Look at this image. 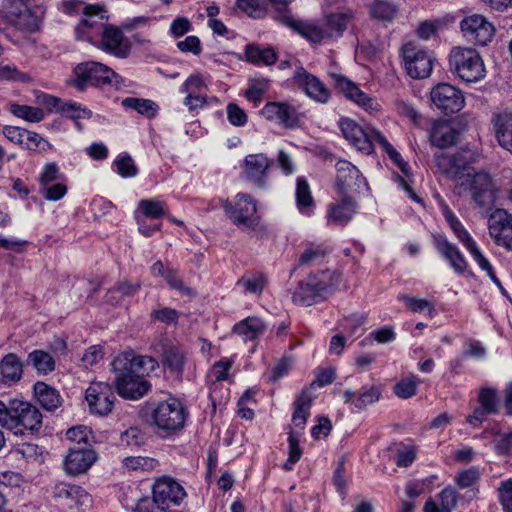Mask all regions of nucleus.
Returning <instances> with one entry per match:
<instances>
[{
	"instance_id": "f257e3e1",
	"label": "nucleus",
	"mask_w": 512,
	"mask_h": 512,
	"mask_svg": "<svg viewBox=\"0 0 512 512\" xmlns=\"http://www.w3.org/2000/svg\"><path fill=\"white\" fill-rule=\"evenodd\" d=\"M143 412L149 425L163 438L182 431L189 417L186 406L172 396L161 401H147Z\"/></svg>"
},
{
	"instance_id": "f03ea898",
	"label": "nucleus",
	"mask_w": 512,
	"mask_h": 512,
	"mask_svg": "<svg viewBox=\"0 0 512 512\" xmlns=\"http://www.w3.org/2000/svg\"><path fill=\"white\" fill-rule=\"evenodd\" d=\"M42 423V414L32 403L18 398L0 400V426L15 436L38 434Z\"/></svg>"
},
{
	"instance_id": "7ed1b4c3",
	"label": "nucleus",
	"mask_w": 512,
	"mask_h": 512,
	"mask_svg": "<svg viewBox=\"0 0 512 512\" xmlns=\"http://www.w3.org/2000/svg\"><path fill=\"white\" fill-rule=\"evenodd\" d=\"M153 499L142 498L132 508L133 512H166L172 503L179 505L186 496L184 488L170 477L158 479L152 489Z\"/></svg>"
},
{
	"instance_id": "20e7f679",
	"label": "nucleus",
	"mask_w": 512,
	"mask_h": 512,
	"mask_svg": "<svg viewBox=\"0 0 512 512\" xmlns=\"http://www.w3.org/2000/svg\"><path fill=\"white\" fill-rule=\"evenodd\" d=\"M340 281V274L336 271L323 270L310 275L300 282L293 294V302L301 306H310L323 299V295L331 292Z\"/></svg>"
},
{
	"instance_id": "39448f33",
	"label": "nucleus",
	"mask_w": 512,
	"mask_h": 512,
	"mask_svg": "<svg viewBox=\"0 0 512 512\" xmlns=\"http://www.w3.org/2000/svg\"><path fill=\"white\" fill-rule=\"evenodd\" d=\"M74 74L73 85L80 91H84L89 86L98 88L118 86L121 80V77L110 67L95 61L78 64L74 68Z\"/></svg>"
},
{
	"instance_id": "423d86ee",
	"label": "nucleus",
	"mask_w": 512,
	"mask_h": 512,
	"mask_svg": "<svg viewBox=\"0 0 512 512\" xmlns=\"http://www.w3.org/2000/svg\"><path fill=\"white\" fill-rule=\"evenodd\" d=\"M449 69L467 83L485 77V67L479 53L472 48L454 47L449 54Z\"/></svg>"
},
{
	"instance_id": "0eeeda50",
	"label": "nucleus",
	"mask_w": 512,
	"mask_h": 512,
	"mask_svg": "<svg viewBox=\"0 0 512 512\" xmlns=\"http://www.w3.org/2000/svg\"><path fill=\"white\" fill-rule=\"evenodd\" d=\"M219 203L234 225L245 230H253L257 226V205L249 194L238 193L233 201L219 199Z\"/></svg>"
},
{
	"instance_id": "6e6552de",
	"label": "nucleus",
	"mask_w": 512,
	"mask_h": 512,
	"mask_svg": "<svg viewBox=\"0 0 512 512\" xmlns=\"http://www.w3.org/2000/svg\"><path fill=\"white\" fill-rule=\"evenodd\" d=\"M109 20L108 11L103 5L87 4L83 9V18L75 28L76 38L87 41L91 44L96 43L102 31L106 29Z\"/></svg>"
},
{
	"instance_id": "1a4fd4ad",
	"label": "nucleus",
	"mask_w": 512,
	"mask_h": 512,
	"mask_svg": "<svg viewBox=\"0 0 512 512\" xmlns=\"http://www.w3.org/2000/svg\"><path fill=\"white\" fill-rule=\"evenodd\" d=\"M461 186L470 192L477 206L485 209L491 208L496 200V189L491 176L486 172L468 173Z\"/></svg>"
},
{
	"instance_id": "9d476101",
	"label": "nucleus",
	"mask_w": 512,
	"mask_h": 512,
	"mask_svg": "<svg viewBox=\"0 0 512 512\" xmlns=\"http://www.w3.org/2000/svg\"><path fill=\"white\" fill-rule=\"evenodd\" d=\"M260 114L268 121L276 122L288 129L299 128L303 124L304 113L289 102H267Z\"/></svg>"
},
{
	"instance_id": "9b49d317",
	"label": "nucleus",
	"mask_w": 512,
	"mask_h": 512,
	"mask_svg": "<svg viewBox=\"0 0 512 512\" xmlns=\"http://www.w3.org/2000/svg\"><path fill=\"white\" fill-rule=\"evenodd\" d=\"M339 127L344 138L358 151L367 155L374 151V145L377 143L376 134H382L376 129H364L350 118H342Z\"/></svg>"
},
{
	"instance_id": "f8f14e48",
	"label": "nucleus",
	"mask_w": 512,
	"mask_h": 512,
	"mask_svg": "<svg viewBox=\"0 0 512 512\" xmlns=\"http://www.w3.org/2000/svg\"><path fill=\"white\" fill-rule=\"evenodd\" d=\"M123 31L122 27L109 25L93 45L118 59H126L131 54L132 43L125 37Z\"/></svg>"
},
{
	"instance_id": "ddd939ff",
	"label": "nucleus",
	"mask_w": 512,
	"mask_h": 512,
	"mask_svg": "<svg viewBox=\"0 0 512 512\" xmlns=\"http://www.w3.org/2000/svg\"><path fill=\"white\" fill-rule=\"evenodd\" d=\"M403 59L407 74L414 79L430 76L434 58L426 50L416 48L412 44L403 46Z\"/></svg>"
},
{
	"instance_id": "4468645a",
	"label": "nucleus",
	"mask_w": 512,
	"mask_h": 512,
	"mask_svg": "<svg viewBox=\"0 0 512 512\" xmlns=\"http://www.w3.org/2000/svg\"><path fill=\"white\" fill-rule=\"evenodd\" d=\"M116 376L114 383L118 394L128 400H138L151 389V383L143 377L128 371H113Z\"/></svg>"
},
{
	"instance_id": "2eb2a0df",
	"label": "nucleus",
	"mask_w": 512,
	"mask_h": 512,
	"mask_svg": "<svg viewBox=\"0 0 512 512\" xmlns=\"http://www.w3.org/2000/svg\"><path fill=\"white\" fill-rule=\"evenodd\" d=\"M335 188L340 195H348L349 192H360L368 188L366 179L359 169L347 160H339L336 165Z\"/></svg>"
},
{
	"instance_id": "dca6fc26",
	"label": "nucleus",
	"mask_w": 512,
	"mask_h": 512,
	"mask_svg": "<svg viewBox=\"0 0 512 512\" xmlns=\"http://www.w3.org/2000/svg\"><path fill=\"white\" fill-rule=\"evenodd\" d=\"M85 398L90 412L100 416L108 415L116 400L111 385L106 382L91 383L86 389Z\"/></svg>"
},
{
	"instance_id": "f3484780",
	"label": "nucleus",
	"mask_w": 512,
	"mask_h": 512,
	"mask_svg": "<svg viewBox=\"0 0 512 512\" xmlns=\"http://www.w3.org/2000/svg\"><path fill=\"white\" fill-rule=\"evenodd\" d=\"M293 80L297 87L313 101L325 104L330 100L331 92L326 85L302 66L294 71Z\"/></svg>"
},
{
	"instance_id": "a211bd4d",
	"label": "nucleus",
	"mask_w": 512,
	"mask_h": 512,
	"mask_svg": "<svg viewBox=\"0 0 512 512\" xmlns=\"http://www.w3.org/2000/svg\"><path fill=\"white\" fill-rule=\"evenodd\" d=\"M430 96L433 104L446 114L459 112L465 104L462 92L447 83H439L433 87Z\"/></svg>"
},
{
	"instance_id": "6ab92c4d",
	"label": "nucleus",
	"mask_w": 512,
	"mask_h": 512,
	"mask_svg": "<svg viewBox=\"0 0 512 512\" xmlns=\"http://www.w3.org/2000/svg\"><path fill=\"white\" fill-rule=\"evenodd\" d=\"M460 27L468 41L481 46L490 42L495 32L493 25L477 14L464 18Z\"/></svg>"
},
{
	"instance_id": "aec40b11",
	"label": "nucleus",
	"mask_w": 512,
	"mask_h": 512,
	"mask_svg": "<svg viewBox=\"0 0 512 512\" xmlns=\"http://www.w3.org/2000/svg\"><path fill=\"white\" fill-rule=\"evenodd\" d=\"M113 371H128L136 375H148L158 367V362L150 356H135L131 352H123L111 363Z\"/></svg>"
},
{
	"instance_id": "412c9836",
	"label": "nucleus",
	"mask_w": 512,
	"mask_h": 512,
	"mask_svg": "<svg viewBox=\"0 0 512 512\" xmlns=\"http://www.w3.org/2000/svg\"><path fill=\"white\" fill-rule=\"evenodd\" d=\"M271 164L272 161L266 154L257 153L247 155L241 167L246 180L258 188H266Z\"/></svg>"
},
{
	"instance_id": "4be33fe9",
	"label": "nucleus",
	"mask_w": 512,
	"mask_h": 512,
	"mask_svg": "<svg viewBox=\"0 0 512 512\" xmlns=\"http://www.w3.org/2000/svg\"><path fill=\"white\" fill-rule=\"evenodd\" d=\"M97 458V453L90 446H72L65 456L64 470L72 476L83 474L90 469Z\"/></svg>"
},
{
	"instance_id": "5701e85b",
	"label": "nucleus",
	"mask_w": 512,
	"mask_h": 512,
	"mask_svg": "<svg viewBox=\"0 0 512 512\" xmlns=\"http://www.w3.org/2000/svg\"><path fill=\"white\" fill-rule=\"evenodd\" d=\"M433 244L441 257H443L450 267L458 274H463L468 266L463 253L456 244L450 242L445 235H433Z\"/></svg>"
},
{
	"instance_id": "b1692460",
	"label": "nucleus",
	"mask_w": 512,
	"mask_h": 512,
	"mask_svg": "<svg viewBox=\"0 0 512 512\" xmlns=\"http://www.w3.org/2000/svg\"><path fill=\"white\" fill-rule=\"evenodd\" d=\"M278 21L311 43H321L326 39L323 25L296 19L290 14L279 15Z\"/></svg>"
},
{
	"instance_id": "393cba45",
	"label": "nucleus",
	"mask_w": 512,
	"mask_h": 512,
	"mask_svg": "<svg viewBox=\"0 0 512 512\" xmlns=\"http://www.w3.org/2000/svg\"><path fill=\"white\" fill-rule=\"evenodd\" d=\"M38 103L47 106L49 109H55L61 112L64 116L77 120L81 118H90L92 112L75 102H61L59 98L42 93L37 96Z\"/></svg>"
},
{
	"instance_id": "a878e982",
	"label": "nucleus",
	"mask_w": 512,
	"mask_h": 512,
	"mask_svg": "<svg viewBox=\"0 0 512 512\" xmlns=\"http://www.w3.org/2000/svg\"><path fill=\"white\" fill-rule=\"evenodd\" d=\"M331 79L335 88L348 99L365 109L374 108V100L363 92L354 82L340 74H331Z\"/></svg>"
},
{
	"instance_id": "bb28decb",
	"label": "nucleus",
	"mask_w": 512,
	"mask_h": 512,
	"mask_svg": "<svg viewBox=\"0 0 512 512\" xmlns=\"http://www.w3.org/2000/svg\"><path fill=\"white\" fill-rule=\"evenodd\" d=\"M435 163L441 174L454 180L462 179L467 168V161L460 153H439L435 156Z\"/></svg>"
},
{
	"instance_id": "cd10ccee",
	"label": "nucleus",
	"mask_w": 512,
	"mask_h": 512,
	"mask_svg": "<svg viewBox=\"0 0 512 512\" xmlns=\"http://www.w3.org/2000/svg\"><path fill=\"white\" fill-rule=\"evenodd\" d=\"M382 394L381 385H364L361 391L356 394L353 390L347 389L343 393L345 403H351L357 410H364L380 400Z\"/></svg>"
},
{
	"instance_id": "c85d7f7f",
	"label": "nucleus",
	"mask_w": 512,
	"mask_h": 512,
	"mask_svg": "<svg viewBox=\"0 0 512 512\" xmlns=\"http://www.w3.org/2000/svg\"><path fill=\"white\" fill-rule=\"evenodd\" d=\"M458 132L447 120H436L429 131L430 142L440 149L448 148L457 142Z\"/></svg>"
},
{
	"instance_id": "c756f323",
	"label": "nucleus",
	"mask_w": 512,
	"mask_h": 512,
	"mask_svg": "<svg viewBox=\"0 0 512 512\" xmlns=\"http://www.w3.org/2000/svg\"><path fill=\"white\" fill-rule=\"evenodd\" d=\"M8 13L21 29L33 31L38 27V17L31 11L26 0H9Z\"/></svg>"
},
{
	"instance_id": "7c9ffc66",
	"label": "nucleus",
	"mask_w": 512,
	"mask_h": 512,
	"mask_svg": "<svg viewBox=\"0 0 512 512\" xmlns=\"http://www.w3.org/2000/svg\"><path fill=\"white\" fill-rule=\"evenodd\" d=\"M492 123L498 144L512 154V112L495 114Z\"/></svg>"
},
{
	"instance_id": "2f4dec72",
	"label": "nucleus",
	"mask_w": 512,
	"mask_h": 512,
	"mask_svg": "<svg viewBox=\"0 0 512 512\" xmlns=\"http://www.w3.org/2000/svg\"><path fill=\"white\" fill-rule=\"evenodd\" d=\"M33 392L37 402L49 412L55 411L63 404V398L59 391L45 382H36L33 386Z\"/></svg>"
},
{
	"instance_id": "473e14b6",
	"label": "nucleus",
	"mask_w": 512,
	"mask_h": 512,
	"mask_svg": "<svg viewBox=\"0 0 512 512\" xmlns=\"http://www.w3.org/2000/svg\"><path fill=\"white\" fill-rule=\"evenodd\" d=\"M356 211V202L349 195H342L340 202L333 203L328 209V222L345 225L348 223Z\"/></svg>"
},
{
	"instance_id": "72a5a7b5",
	"label": "nucleus",
	"mask_w": 512,
	"mask_h": 512,
	"mask_svg": "<svg viewBox=\"0 0 512 512\" xmlns=\"http://www.w3.org/2000/svg\"><path fill=\"white\" fill-rule=\"evenodd\" d=\"M0 373L4 384H15L23 375V363L14 353L6 354L0 362Z\"/></svg>"
},
{
	"instance_id": "f704fd0d",
	"label": "nucleus",
	"mask_w": 512,
	"mask_h": 512,
	"mask_svg": "<svg viewBox=\"0 0 512 512\" xmlns=\"http://www.w3.org/2000/svg\"><path fill=\"white\" fill-rule=\"evenodd\" d=\"M351 19L352 15L349 13H331L327 15L323 23L326 39L341 37Z\"/></svg>"
},
{
	"instance_id": "c9c22d12",
	"label": "nucleus",
	"mask_w": 512,
	"mask_h": 512,
	"mask_svg": "<svg viewBox=\"0 0 512 512\" xmlns=\"http://www.w3.org/2000/svg\"><path fill=\"white\" fill-rule=\"evenodd\" d=\"M264 331V323L256 317H248L233 327V333L239 335L245 342L257 339Z\"/></svg>"
},
{
	"instance_id": "e433bc0d",
	"label": "nucleus",
	"mask_w": 512,
	"mask_h": 512,
	"mask_svg": "<svg viewBox=\"0 0 512 512\" xmlns=\"http://www.w3.org/2000/svg\"><path fill=\"white\" fill-rule=\"evenodd\" d=\"M313 397L308 390H303L294 402L292 423L299 429H304L309 411L312 406Z\"/></svg>"
},
{
	"instance_id": "4c0bfd02",
	"label": "nucleus",
	"mask_w": 512,
	"mask_h": 512,
	"mask_svg": "<svg viewBox=\"0 0 512 512\" xmlns=\"http://www.w3.org/2000/svg\"><path fill=\"white\" fill-rule=\"evenodd\" d=\"M186 363V351L176 345H171L165 348L163 352V364L168 369L181 376Z\"/></svg>"
},
{
	"instance_id": "58836bf2",
	"label": "nucleus",
	"mask_w": 512,
	"mask_h": 512,
	"mask_svg": "<svg viewBox=\"0 0 512 512\" xmlns=\"http://www.w3.org/2000/svg\"><path fill=\"white\" fill-rule=\"evenodd\" d=\"M245 58L253 64L273 65L277 61V54L273 48H260L257 44H248L245 47Z\"/></svg>"
},
{
	"instance_id": "ea45409f",
	"label": "nucleus",
	"mask_w": 512,
	"mask_h": 512,
	"mask_svg": "<svg viewBox=\"0 0 512 512\" xmlns=\"http://www.w3.org/2000/svg\"><path fill=\"white\" fill-rule=\"evenodd\" d=\"M27 365H31L38 374L47 375L54 371L55 360L44 350H33L27 356Z\"/></svg>"
},
{
	"instance_id": "a19ab883",
	"label": "nucleus",
	"mask_w": 512,
	"mask_h": 512,
	"mask_svg": "<svg viewBox=\"0 0 512 512\" xmlns=\"http://www.w3.org/2000/svg\"><path fill=\"white\" fill-rule=\"evenodd\" d=\"M296 203L299 211L303 214H309L314 206V199L310 186L304 177H298L296 180Z\"/></svg>"
},
{
	"instance_id": "79ce46f5",
	"label": "nucleus",
	"mask_w": 512,
	"mask_h": 512,
	"mask_svg": "<svg viewBox=\"0 0 512 512\" xmlns=\"http://www.w3.org/2000/svg\"><path fill=\"white\" fill-rule=\"evenodd\" d=\"M443 216L448 223L450 229L454 233L457 240L462 243V245L466 248L470 243L474 242V239L467 231V229L463 226L458 217L445 206L443 209Z\"/></svg>"
},
{
	"instance_id": "37998d69",
	"label": "nucleus",
	"mask_w": 512,
	"mask_h": 512,
	"mask_svg": "<svg viewBox=\"0 0 512 512\" xmlns=\"http://www.w3.org/2000/svg\"><path fill=\"white\" fill-rule=\"evenodd\" d=\"M122 106L137 111L147 118H154L158 111V105L150 99L127 97L123 99Z\"/></svg>"
},
{
	"instance_id": "c03bdc74",
	"label": "nucleus",
	"mask_w": 512,
	"mask_h": 512,
	"mask_svg": "<svg viewBox=\"0 0 512 512\" xmlns=\"http://www.w3.org/2000/svg\"><path fill=\"white\" fill-rule=\"evenodd\" d=\"M140 288L141 284L139 282L119 281L107 292V301L112 304L117 303L123 297L134 296Z\"/></svg>"
},
{
	"instance_id": "a18cd8bd",
	"label": "nucleus",
	"mask_w": 512,
	"mask_h": 512,
	"mask_svg": "<svg viewBox=\"0 0 512 512\" xmlns=\"http://www.w3.org/2000/svg\"><path fill=\"white\" fill-rule=\"evenodd\" d=\"M478 402L489 414L499 413V394L496 388L491 386L481 387L478 394Z\"/></svg>"
},
{
	"instance_id": "49530a36",
	"label": "nucleus",
	"mask_w": 512,
	"mask_h": 512,
	"mask_svg": "<svg viewBox=\"0 0 512 512\" xmlns=\"http://www.w3.org/2000/svg\"><path fill=\"white\" fill-rule=\"evenodd\" d=\"M138 211L145 218L159 219L166 215L168 209L164 201L159 199H143L138 203Z\"/></svg>"
},
{
	"instance_id": "de8ad7c7",
	"label": "nucleus",
	"mask_w": 512,
	"mask_h": 512,
	"mask_svg": "<svg viewBox=\"0 0 512 512\" xmlns=\"http://www.w3.org/2000/svg\"><path fill=\"white\" fill-rule=\"evenodd\" d=\"M266 284L267 278L263 273L245 274L237 281L238 286L251 294H261Z\"/></svg>"
},
{
	"instance_id": "09e8293b",
	"label": "nucleus",
	"mask_w": 512,
	"mask_h": 512,
	"mask_svg": "<svg viewBox=\"0 0 512 512\" xmlns=\"http://www.w3.org/2000/svg\"><path fill=\"white\" fill-rule=\"evenodd\" d=\"M512 224V215L503 209H496L489 217L488 228L492 238L500 235V232Z\"/></svg>"
},
{
	"instance_id": "8fccbe9b",
	"label": "nucleus",
	"mask_w": 512,
	"mask_h": 512,
	"mask_svg": "<svg viewBox=\"0 0 512 512\" xmlns=\"http://www.w3.org/2000/svg\"><path fill=\"white\" fill-rule=\"evenodd\" d=\"M9 110L14 116L22 118L32 123L40 122L45 117V114L42 109L28 105H20L13 103L10 105Z\"/></svg>"
},
{
	"instance_id": "3c124183",
	"label": "nucleus",
	"mask_w": 512,
	"mask_h": 512,
	"mask_svg": "<svg viewBox=\"0 0 512 512\" xmlns=\"http://www.w3.org/2000/svg\"><path fill=\"white\" fill-rule=\"evenodd\" d=\"M269 89L268 80L262 79H251L248 84V88L245 91V97L248 101L258 105L262 102L264 94Z\"/></svg>"
},
{
	"instance_id": "603ef678",
	"label": "nucleus",
	"mask_w": 512,
	"mask_h": 512,
	"mask_svg": "<svg viewBox=\"0 0 512 512\" xmlns=\"http://www.w3.org/2000/svg\"><path fill=\"white\" fill-rule=\"evenodd\" d=\"M400 301L413 313H427L429 316H433L435 312L434 305L426 299L411 297L408 295H400L398 297Z\"/></svg>"
},
{
	"instance_id": "864d4df0",
	"label": "nucleus",
	"mask_w": 512,
	"mask_h": 512,
	"mask_svg": "<svg viewBox=\"0 0 512 512\" xmlns=\"http://www.w3.org/2000/svg\"><path fill=\"white\" fill-rule=\"evenodd\" d=\"M376 142L389 155L390 159L399 167V169L408 175V164L403 160L401 154L388 142L383 134H376Z\"/></svg>"
},
{
	"instance_id": "5fc2aeb1",
	"label": "nucleus",
	"mask_w": 512,
	"mask_h": 512,
	"mask_svg": "<svg viewBox=\"0 0 512 512\" xmlns=\"http://www.w3.org/2000/svg\"><path fill=\"white\" fill-rule=\"evenodd\" d=\"M158 465V461L151 457L130 456L123 459V466L131 471H150Z\"/></svg>"
},
{
	"instance_id": "6e6d98bb",
	"label": "nucleus",
	"mask_w": 512,
	"mask_h": 512,
	"mask_svg": "<svg viewBox=\"0 0 512 512\" xmlns=\"http://www.w3.org/2000/svg\"><path fill=\"white\" fill-rule=\"evenodd\" d=\"M326 256V250L321 245L309 244L298 259V265H311L321 262Z\"/></svg>"
},
{
	"instance_id": "4d7b16f0",
	"label": "nucleus",
	"mask_w": 512,
	"mask_h": 512,
	"mask_svg": "<svg viewBox=\"0 0 512 512\" xmlns=\"http://www.w3.org/2000/svg\"><path fill=\"white\" fill-rule=\"evenodd\" d=\"M22 147L30 151H47L51 145L38 133L26 130Z\"/></svg>"
},
{
	"instance_id": "13d9d810",
	"label": "nucleus",
	"mask_w": 512,
	"mask_h": 512,
	"mask_svg": "<svg viewBox=\"0 0 512 512\" xmlns=\"http://www.w3.org/2000/svg\"><path fill=\"white\" fill-rule=\"evenodd\" d=\"M114 164L117 167L118 173L124 178L134 177L138 174V168L136 167L132 157L128 154L119 156L114 161Z\"/></svg>"
},
{
	"instance_id": "bf43d9fd",
	"label": "nucleus",
	"mask_w": 512,
	"mask_h": 512,
	"mask_svg": "<svg viewBox=\"0 0 512 512\" xmlns=\"http://www.w3.org/2000/svg\"><path fill=\"white\" fill-rule=\"evenodd\" d=\"M396 13L395 7L389 2L379 0L371 8V14L374 18L382 21H390Z\"/></svg>"
},
{
	"instance_id": "052dcab7",
	"label": "nucleus",
	"mask_w": 512,
	"mask_h": 512,
	"mask_svg": "<svg viewBox=\"0 0 512 512\" xmlns=\"http://www.w3.org/2000/svg\"><path fill=\"white\" fill-rule=\"evenodd\" d=\"M440 500V507L442 508V512H452L456 506L458 501V493L457 491L448 486L444 488L438 495Z\"/></svg>"
},
{
	"instance_id": "680f3d73",
	"label": "nucleus",
	"mask_w": 512,
	"mask_h": 512,
	"mask_svg": "<svg viewBox=\"0 0 512 512\" xmlns=\"http://www.w3.org/2000/svg\"><path fill=\"white\" fill-rule=\"evenodd\" d=\"M90 435L91 430L83 425L72 427L66 432L67 439L74 442V446H88Z\"/></svg>"
},
{
	"instance_id": "e2e57ef3",
	"label": "nucleus",
	"mask_w": 512,
	"mask_h": 512,
	"mask_svg": "<svg viewBox=\"0 0 512 512\" xmlns=\"http://www.w3.org/2000/svg\"><path fill=\"white\" fill-rule=\"evenodd\" d=\"M479 478V469L472 466L468 469L460 471L455 478V482L460 488L464 489L474 485L479 480Z\"/></svg>"
},
{
	"instance_id": "0e129e2a",
	"label": "nucleus",
	"mask_w": 512,
	"mask_h": 512,
	"mask_svg": "<svg viewBox=\"0 0 512 512\" xmlns=\"http://www.w3.org/2000/svg\"><path fill=\"white\" fill-rule=\"evenodd\" d=\"M288 443H289V451H288V454H289V457L286 461V463L284 464V468L286 470H291L293 465L299 461V459L301 458L302 456V450L299 446V440L298 438L294 435L293 432H291L289 434V437H288Z\"/></svg>"
},
{
	"instance_id": "69168bd1",
	"label": "nucleus",
	"mask_w": 512,
	"mask_h": 512,
	"mask_svg": "<svg viewBox=\"0 0 512 512\" xmlns=\"http://www.w3.org/2000/svg\"><path fill=\"white\" fill-rule=\"evenodd\" d=\"M40 193L49 201H58L67 193V186L63 183H52L40 187Z\"/></svg>"
},
{
	"instance_id": "338daca9",
	"label": "nucleus",
	"mask_w": 512,
	"mask_h": 512,
	"mask_svg": "<svg viewBox=\"0 0 512 512\" xmlns=\"http://www.w3.org/2000/svg\"><path fill=\"white\" fill-rule=\"evenodd\" d=\"M180 313L170 307L155 309L151 313V318L167 325L177 324Z\"/></svg>"
},
{
	"instance_id": "774afa93",
	"label": "nucleus",
	"mask_w": 512,
	"mask_h": 512,
	"mask_svg": "<svg viewBox=\"0 0 512 512\" xmlns=\"http://www.w3.org/2000/svg\"><path fill=\"white\" fill-rule=\"evenodd\" d=\"M499 501L504 512H512V479L500 483Z\"/></svg>"
}]
</instances>
